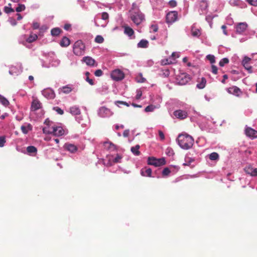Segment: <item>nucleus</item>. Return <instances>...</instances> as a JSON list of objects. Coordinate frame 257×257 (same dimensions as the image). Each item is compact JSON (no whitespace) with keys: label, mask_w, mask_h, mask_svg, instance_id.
Listing matches in <instances>:
<instances>
[{"label":"nucleus","mask_w":257,"mask_h":257,"mask_svg":"<svg viewBox=\"0 0 257 257\" xmlns=\"http://www.w3.org/2000/svg\"><path fill=\"white\" fill-rule=\"evenodd\" d=\"M177 140L180 147L186 150L191 148L194 142L193 138L187 134L179 135L178 137Z\"/></svg>","instance_id":"nucleus-1"},{"label":"nucleus","mask_w":257,"mask_h":257,"mask_svg":"<svg viewBox=\"0 0 257 257\" xmlns=\"http://www.w3.org/2000/svg\"><path fill=\"white\" fill-rule=\"evenodd\" d=\"M85 46L81 40L75 42L73 45V53L77 56L83 55L85 53Z\"/></svg>","instance_id":"nucleus-2"},{"label":"nucleus","mask_w":257,"mask_h":257,"mask_svg":"<svg viewBox=\"0 0 257 257\" xmlns=\"http://www.w3.org/2000/svg\"><path fill=\"white\" fill-rule=\"evenodd\" d=\"M131 19L136 25H139L144 20V16L139 9H136L133 13L131 14Z\"/></svg>","instance_id":"nucleus-3"},{"label":"nucleus","mask_w":257,"mask_h":257,"mask_svg":"<svg viewBox=\"0 0 257 257\" xmlns=\"http://www.w3.org/2000/svg\"><path fill=\"white\" fill-rule=\"evenodd\" d=\"M166 161L165 159H156L154 157H149L148 159V164L150 165H153L155 167H159L165 165Z\"/></svg>","instance_id":"nucleus-4"},{"label":"nucleus","mask_w":257,"mask_h":257,"mask_svg":"<svg viewBox=\"0 0 257 257\" xmlns=\"http://www.w3.org/2000/svg\"><path fill=\"white\" fill-rule=\"evenodd\" d=\"M176 80L178 84L183 85L187 84L190 80V77L187 74L183 73L178 75L177 76Z\"/></svg>","instance_id":"nucleus-5"},{"label":"nucleus","mask_w":257,"mask_h":257,"mask_svg":"<svg viewBox=\"0 0 257 257\" xmlns=\"http://www.w3.org/2000/svg\"><path fill=\"white\" fill-rule=\"evenodd\" d=\"M178 13L176 11H172L168 13L166 17V21L168 24H172L177 21Z\"/></svg>","instance_id":"nucleus-6"},{"label":"nucleus","mask_w":257,"mask_h":257,"mask_svg":"<svg viewBox=\"0 0 257 257\" xmlns=\"http://www.w3.org/2000/svg\"><path fill=\"white\" fill-rule=\"evenodd\" d=\"M111 77L115 81H119L124 78V74L119 69L114 70L111 73Z\"/></svg>","instance_id":"nucleus-7"},{"label":"nucleus","mask_w":257,"mask_h":257,"mask_svg":"<svg viewBox=\"0 0 257 257\" xmlns=\"http://www.w3.org/2000/svg\"><path fill=\"white\" fill-rule=\"evenodd\" d=\"M98 114L100 117H106L111 116L113 112L109 108L102 106L99 108Z\"/></svg>","instance_id":"nucleus-8"},{"label":"nucleus","mask_w":257,"mask_h":257,"mask_svg":"<svg viewBox=\"0 0 257 257\" xmlns=\"http://www.w3.org/2000/svg\"><path fill=\"white\" fill-rule=\"evenodd\" d=\"M42 94L48 99H54L55 97L54 91L50 88L45 89L42 91Z\"/></svg>","instance_id":"nucleus-9"},{"label":"nucleus","mask_w":257,"mask_h":257,"mask_svg":"<svg viewBox=\"0 0 257 257\" xmlns=\"http://www.w3.org/2000/svg\"><path fill=\"white\" fill-rule=\"evenodd\" d=\"M174 115L177 118H179L180 119H183L186 118L188 116L187 112L183 110H177L174 112Z\"/></svg>","instance_id":"nucleus-10"},{"label":"nucleus","mask_w":257,"mask_h":257,"mask_svg":"<svg viewBox=\"0 0 257 257\" xmlns=\"http://www.w3.org/2000/svg\"><path fill=\"white\" fill-rule=\"evenodd\" d=\"M244 170L246 174H249L251 176H257V168H254L251 166L249 165L245 167Z\"/></svg>","instance_id":"nucleus-11"},{"label":"nucleus","mask_w":257,"mask_h":257,"mask_svg":"<svg viewBox=\"0 0 257 257\" xmlns=\"http://www.w3.org/2000/svg\"><path fill=\"white\" fill-rule=\"evenodd\" d=\"M51 130L52 134L56 136H61L64 134V130L61 126H53Z\"/></svg>","instance_id":"nucleus-12"},{"label":"nucleus","mask_w":257,"mask_h":257,"mask_svg":"<svg viewBox=\"0 0 257 257\" xmlns=\"http://www.w3.org/2000/svg\"><path fill=\"white\" fill-rule=\"evenodd\" d=\"M41 107V103L38 99H34L31 104V109L32 111H36Z\"/></svg>","instance_id":"nucleus-13"},{"label":"nucleus","mask_w":257,"mask_h":257,"mask_svg":"<svg viewBox=\"0 0 257 257\" xmlns=\"http://www.w3.org/2000/svg\"><path fill=\"white\" fill-rule=\"evenodd\" d=\"M247 27V25L245 23H240L238 24L236 27V31L238 33L241 34L244 32Z\"/></svg>","instance_id":"nucleus-14"},{"label":"nucleus","mask_w":257,"mask_h":257,"mask_svg":"<svg viewBox=\"0 0 257 257\" xmlns=\"http://www.w3.org/2000/svg\"><path fill=\"white\" fill-rule=\"evenodd\" d=\"M245 134L247 136L250 138H257V131L251 127H247L246 128Z\"/></svg>","instance_id":"nucleus-15"},{"label":"nucleus","mask_w":257,"mask_h":257,"mask_svg":"<svg viewBox=\"0 0 257 257\" xmlns=\"http://www.w3.org/2000/svg\"><path fill=\"white\" fill-rule=\"evenodd\" d=\"M227 91L228 93L235 95L236 96H239L241 93V91L239 88L235 86L230 87L228 88Z\"/></svg>","instance_id":"nucleus-16"},{"label":"nucleus","mask_w":257,"mask_h":257,"mask_svg":"<svg viewBox=\"0 0 257 257\" xmlns=\"http://www.w3.org/2000/svg\"><path fill=\"white\" fill-rule=\"evenodd\" d=\"M64 148L65 150L71 153H75L78 150V148L76 146L71 144H65L64 145Z\"/></svg>","instance_id":"nucleus-17"},{"label":"nucleus","mask_w":257,"mask_h":257,"mask_svg":"<svg viewBox=\"0 0 257 257\" xmlns=\"http://www.w3.org/2000/svg\"><path fill=\"white\" fill-rule=\"evenodd\" d=\"M83 61L84 62L86 65L90 66H94L95 63V60L89 56H85L83 57Z\"/></svg>","instance_id":"nucleus-18"},{"label":"nucleus","mask_w":257,"mask_h":257,"mask_svg":"<svg viewBox=\"0 0 257 257\" xmlns=\"http://www.w3.org/2000/svg\"><path fill=\"white\" fill-rule=\"evenodd\" d=\"M141 174L145 177H151L152 170L150 168H144L141 170Z\"/></svg>","instance_id":"nucleus-19"},{"label":"nucleus","mask_w":257,"mask_h":257,"mask_svg":"<svg viewBox=\"0 0 257 257\" xmlns=\"http://www.w3.org/2000/svg\"><path fill=\"white\" fill-rule=\"evenodd\" d=\"M70 41L69 38L66 37H63L60 42L61 46L66 47L70 45Z\"/></svg>","instance_id":"nucleus-20"},{"label":"nucleus","mask_w":257,"mask_h":257,"mask_svg":"<svg viewBox=\"0 0 257 257\" xmlns=\"http://www.w3.org/2000/svg\"><path fill=\"white\" fill-rule=\"evenodd\" d=\"M59 90L65 94H68L72 91V88L70 85H67L60 88Z\"/></svg>","instance_id":"nucleus-21"},{"label":"nucleus","mask_w":257,"mask_h":257,"mask_svg":"<svg viewBox=\"0 0 257 257\" xmlns=\"http://www.w3.org/2000/svg\"><path fill=\"white\" fill-rule=\"evenodd\" d=\"M124 33L129 37L132 36L134 34V31L131 27L127 26H124Z\"/></svg>","instance_id":"nucleus-22"},{"label":"nucleus","mask_w":257,"mask_h":257,"mask_svg":"<svg viewBox=\"0 0 257 257\" xmlns=\"http://www.w3.org/2000/svg\"><path fill=\"white\" fill-rule=\"evenodd\" d=\"M70 112L74 115H79L80 114V110L78 107L74 106L70 108Z\"/></svg>","instance_id":"nucleus-23"},{"label":"nucleus","mask_w":257,"mask_h":257,"mask_svg":"<svg viewBox=\"0 0 257 257\" xmlns=\"http://www.w3.org/2000/svg\"><path fill=\"white\" fill-rule=\"evenodd\" d=\"M21 129L24 134H27L29 131L32 130V126L31 124L29 123L27 126L22 125Z\"/></svg>","instance_id":"nucleus-24"},{"label":"nucleus","mask_w":257,"mask_h":257,"mask_svg":"<svg viewBox=\"0 0 257 257\" xmlns=\"http://www.w3.org/2000/svg\"><path fill=\"white\" fill-rule=\"evenodd\" d=\"M206 80L204 77H202L201 81L197 84V87L199 89H203L205 87Z\"/></svg>","instance_id":"nucleus-25"},{"label":"nucleus","mask_w":257,"mask_h":257,"mask_svg":"<svg viewBox=\"0 0 257 257\" xmlns=\"http://www.w3.org/2000/svg\"><path fill=\"white\" fill-rule=\"evenodd\" d=\"M61 29L59 28H55L51 30V34L53 36H58L62 32Z\"/></svg>","instance_id":"nucleus-26"},{"label":"nucleus","mask_w":257,"mask_h":257,"mask_svg":"<svg viewBox=\"0 0 257 257\" xmlns=\"http://www.w3.org/2000/svg\"><path fill=\"white\" fill-rule=\"evenodd\" d=\"M140 146L139 145H137L135 147H133L131 148V152L135 155L139 156L140 155L141 153L139 151Z\"/></svg>","instance_id":"nucleus-27"},{"label":"nucleus","mask_w":257,"mask_h":257,"mask_svg":"<svg viewBox=\"0 0 257 257\" xmlns=\"http://www.w3.org/2000/svg\"><path fill=\"white\" fill-rule=\"evenodd\" d=\"M148 44L149 43L147 40L143 39L138 44V47L139 48H145L148 47Z\"/></svg>","instance_id":"nucleus-28"},{"label":"nucleus","mask_w":257,"mask_h":257,"mask_svg":"<svg viewBox=\"0 0 257 257\" xmlns=\"http://www.w3.org/2000/svg\"><path fill=\"white\" fill-rule=\"evenodd\" d=\"M38 39V36L36 34H31L27 39L26 41L29 43H32Z\"/></svg>","instance_id":"nucleus-29"},{"label":"nucleus","mask_w":257,"mask_h":257,"mask_svg":"<svg viewBox=\"0 0 257 257\" xmlns=\"http://www.w3.org/2000/svg\"><path fill=\"white\" fill-rule=\"evenodd\" d=\"M0 102L5 106H7L9 105V101L3 95L0 94Z\"/></svg>","instance_id":"nucleus-30"},{"label":"nucleus","mask_w":257,"mask_h":257,"mask_svg":"<svg viewBox=\"0 0 257 257\" xmlns=\"http://www.w3.org/2000/svg\"><path fill=\"white\" fill-rule=\"evenodd\" d=\"M194 161V159L190 157H186L185 163H183L184 166H191V164Z\"/></svg>","instance_id":"nucleus-31"},{"label":"nucleus","mask_w":257,"mask_h":257,"mask_svg":"<svg viewBox=\"0 0 257 257\" xmlns=\"http://www.w3.org/2000/svg\"><path fill=\"white\" fill-rule=\"evenodd\" d=\"M209 158L212 161L217 160L219 159V155L217 153L213 152L209 155Z\"/></svg>","instance_id":"nucleus-32"},{"label":"nucleus","mask_w":257,"mask_h":257,"mask_svg":"<svg viewBox=\"0 0 257 257\" xmlns=\"http://www.w3.org/2000/svg\"><path fill=\"white\" fill-rule=\"evenodd\" d=\"M27 151L29 153H36L37 149L35 147L31 146L27 148Z\"/></svg>","instance_id":"nucleus-33"},{"label":"nucleus","mask_w":257,"mask_h":257,"mask_svg":"<svg viewBox=\"0 0 257 257\" xmlns=\"http://www.w3.org/2000/svg\"><path fill=\"white\" fill-rule=\"evenodd\" d=\"M4 11L6 13L9 14L11 12H14V10L11 8V4H9V6H6L4 8Z\"/></svg>","instance_id":"nucleus-34"},{"label":"nucleus","mask_w":257,"mask_h":257,"mask_svg":"<svg viewBox=\"0 0 257 257\" xmlns=\"http://www.w3.org/2000/svg\"><path fill=\"white\" fill-rule=\"evenodd\" d=\"M191 32H192V35L193 36H195V37H197V36H199L200 35V31L199 29H193L192 28V30H191Z\"/></svg>","instance_id":"nucleus-35"},{"label":"nucleus","mask_w":257,"mask_h":257,"mask_svg":"<svg viewBox=\"0 0 257 257\" xmlns=\"http://www.w3.org/2000/svg\"><path fill=\"white\" fill-rule=\"evenodd\" d=\"M228 62H229L228 59L227 58H224L220 61V62L219 63V65L220 66L223 67L224 66L225 64L228 63Z\"/></svg>","instance_id":"nucleus-36"},{"label":"nucleus","mask_w":257,"mask_h":257,"mask_svg":"<svg viewBox=\"0 0 257 257\" xmlns=\"http://www.w3.org/2000/svg\"><path fill=\"white\" fill-rule=\"evenodd\" d=\"M104 41L103 38L100 35H97L95 38V42L97 43H102Z\"/></svg>","instance_id":"nucleus-37"},{"label":"nucleus","mask_w":257,"mask_h":257,"mask_svg":"<svg viewBox=\"0 0 257 257\" xmlns=\"http://www.w3.org/2000/svg\"><path fill=\"white\" fill-rule=\"evenodd\" d=\"M155 106L153 105H148L147 106L146 108H145V111L146 112H151V111H153L155 109Z\"/></svg>","instance_id":"nucleus-38"},{"label":"nucleus","mask_w":257,"mask_h":257,"mask_svg":"<svg viewBox=\"0 0 257 257\" xmlns=\"http://www.w3.org/2000/svg\"><path fill=\"white\" fill-rule=\"evenodd\" d=\"M206 58L211 64H213L215 62V57L213 55H208Z\"/></svg>","instance_id":"nucleus-39"},{"label":"nucleus","mask_w":257,"mask_h":257,"mask_svg":"<svg viewBox=\"0 0 257 257\" xmlns=\"http://www.w3.org/2000/svg\"><path fill=\"white\" fill-rule=\"evenodd\" d=\"M53 109L60 115H62L64 113L63 110L58 106L54 107Z\"/></svg>","instance_id":"nucleus-40"},{"label":"nucleus","mask_w":257,"mask_h":257,"mask_svg":"<svg viewBox=\"0 0 257 257\" xmlns=\"http://www.w3.org/2000/svg\"><path fill=\"white\" fill-rule=\"evenodd\" d=\"M25 9V6L24 5H19L18 7L16 9V11L17 12H20L24 11Z\"/></svg>","instance_id":"nucleus-41"},{"label":"nucleus","mask_w":257,"mask_h":257,"mask_svg":"<svg viewBox=\"0 0 257 257\" xmlns=\"http://www.w3.org/2000/svg\"><path fill=\"white\" fill-rule=\"evenodd\" d=\"M115 104L118 106H119V105H118L119 104H123V105H126V106H130V105L128 103H127L125 101H116L115 102Z\"/></svg>","instance_id":"nucleus-42"},{"label":"nucleus","mask_w":257,"mask_h":257,"mask_svg":"<svg viewBox=\"0 0 257 257\" xmlns=\"http://www.w3.org/2000/svg\"><path fill=\"white\" fill-rule=\"evenodd\" d=\"M6 143V138L4 136L0 137V147H3Z\"/></svg>","instance_id":"nucleus-43"},{"label":"nucleus","mask_w":257,"mask_h":257,"mask_svg":"<svg viewBox=\"0 0 257 257\" xmlns=\"http://www.w3.org/2000/svg\"><path fill=\"white\" fill-rule=\"evenodd\" d=\"M170 170L168 168H165L163 170L162 175L163 176H167L170 173Z\"/></svg>","instance_id":"nucleus-44"},{"label":"nucleus","mask_w":257,"mask_h":257,"mask_svg":"<svg viewBox=\"0 0 257 257\" xmlns=\"http://www.w3.org/2000/svg\"><path fill=\"white\" fill-rule=\"evenodd\" d=\"M103 74V72L101 69H97L94 72V75L97 77H100Z\"/></svg>","instance_id":"nucleus-45"},{"label":"nucleus","mask_w":257,"mask_h":257,"mask_svg":"<svg viewBox=\"0 0 257 257\" xmlns=\"http://www.w3.org/2000/svg\"><path fill=\"white\" fill-rule=\"evenodd\" d=\"M250 61V58L247 57H245L242 61V64L243 66L247 65Z\"/></svg>","instance_id":"nucleus-46"},{"label":"nucleus","mask_w":257,"mask_h":257,"mask_svg":"<svg viewBox=\"0 0 257 257\" xmlns=\"http://www.w3.org/2000/svg\"><path fill=\"white\" fill-rule=\"evenodd\" d=\"M122 157L120 155L117 154L116 157L113 160L114 163H118L120 162V160L121 159Z\"/></svg>","instance_id":"nucleus-47"},{"label":"nucleus","mask_w":257,"mask_h":257,"mask_svg":"<svg viewBox=\"0 0 257 257\" xmlns=\"http://www.w3.org/2000/svg\"><path fill=\"white\" fill-rule=\"evenodd\" d=\"M109 18L108 14L106 12H103L101 15V19L104 20H107Z\"/></svg>","instance_id":"nucleus-48"},{"label":"nucleus","mask_w":257,"mask_h":257,"mask_svg":"<svg viewBox=\"0 0 257 257\" xmlns=\"http://www.w3.org/2000/svg\"><path fill=\"white\" fill-rule=\"evenodd\" d=\"M211 69H212V72L214 74H216L217 73V71H218V69H217V67L214 65H212L211 66Z\"/></svg>","instance_id":"nucleus-49"},{"label":"nucleus","mask_w":257,"mask_h":257,"mask_svg":"<svg viewBox=\"0 0 257 257\" xmlns=\"http://www.w3.org/2000/svg\"><path fill=\"white\" fill-rule=\"evenodd\" d=\"M136 9H139V8L136 4L133 3V6H132V8L130 11V12L131 13V14L133 13V12L134 11L135 12Z\"/></svg>","instance_id":"nucleus-50"},{"label":"nucleus","mask_w":257,"mask_h":257,"mask_svg":"<svg viewBox=\"0 0 257 257\" xmlns=\"http://www.w3.org/2000/svg\"><path fill=\"white\" fill-rule=\"evenodd\" d=\"M40 24L38 22H34L33 23V29L36 30L39 28Z\"/></svg>","instance_id":"nucleus-51"},{"label":"nucleus","mask_w":257,"mask_h":257,"mask_svg":"<svg viewBox=\"0 0 257 257\" xmlns=\"http://www.w3.org/2000/svg\"><path fill=\"white\" fill-rule=\"evenodd\" d=\"M159 136L160 138V139L161 140H164L165 139V135L163 133V132L161 131H159Z\"/></svg>","instance_id":"nucleus-52"},{"label":"nucleus","mask_w":257,"mask_h":257,"mask_svg":"<svg viewBox=\"0 0 257 257\" xmlns=\"http://www.w3.org/2000/svg\"><path fill=\"white\" fill-rule=\"evenodd\" d=\"M168 5L171 7H175L177 5L176 1H169Z\"/></svg>","instance_id":"nucleus-53"},{"label":"nucleus","mask_w":257,"mask_h":257,"mask_svg":"<svg viewBox=\"0 0 257 257\" xmlns=\"http://www.w3.org/2000/svg\"><path fill=\"white\" fill-rule=\"evenodd\" d=\"M244 68L248 71L249 73H251L252 72V67L249 66L248 64L244 66Z\"/></svg>","instance_id":"nucleus-54"},{"label":"nucleus","mask_w":257,"mask_h":257,"mask_svg":"<svg viewBox=\"0 0 257 257\" xmlns=\"http://www.w3.org/2000/svg\"><path fill=\"white\" fill-rule=\"evenodd\" d=\"M43 133L47 134H52V130H49L47 127H44L43 129Z\"/></svg>","instance_id":"nucleus-55"},{"label":"nucleus","mask_w":257,"mask_h":257,"mask_svg":"<svg viewBox=\"0 0 257 257\" xmlns=\"http://www.w3.org/2000/svg\"><path fill=\"white\" fill-rule=\"evenodd\" d=\"M130 134V131L129 130H125L124 131L123 133V136L124 137H127L129 136Z\"/></svg>","instance_id":"nucleus-56"},{"label":"nucleus","mask_w":257,"mask_h":257,"mask_svg":"<svg viewBox=\"0 0 257 257\" xmlns=\"http://www.w3.org/2000/svg\"><path fill=\"white\" fill-rule=\"evenodd\" d=\"M10 23L12 26H16L17 24L16 20L13 18H11L10 20Z\"/></svg>","instance_id":"nucleus-57"},{"label":"nucleus","mask_w":257,"mask_h":257,"mask_svg":"<svg viewBox=\"0 0 257 257\" xmlns=\"http://www.w3.org/2000/svg\"><path fill=\"white\" fill-rule=\"evenodd\" d=\"M250 5L255 7L257 6V1H247Z\"/></svg>","instance_id":"nucleus-58"},{"label":"nucleus","mask_w":257,"mask_h":257,"mask_svg":"<svg viewBox=\"0 0 257 257\" xmlns=\"http://www.w3.org/2000/svg\"><path fill=\"white\" fill-rule=\"evenodd\" d=\"M86 81H87L90 85H93L94 84L93 80L92 79H90L89 77H87L86 79Z\"/></svg>","instance_id":"nucleus-59"},{"label":"nucleus","mask_w":257,"mask_h":257,"mask_svg":"<svg viewBox=\"0 0 257 257\" xmlns=\"http://www.w3.org/2000/svg\"><path fill=\"white\" fill-rule=\"evenodd\" d=\"M151 28L154 32H157L158 30V27L157 25H152Z\"/></svg>","instance_id":"nucleus-60"},{"label":"nucleus","mask_w":257,"mask_h":257,"mask_svg":"<svg viewBox=\"0 0 257 257\" xmlns=\"http://www.w3.org/2000/svg\"><path fill=\"white\" fill-rule=\"evenodd\" d=\"M227 78H228V76L227 75H226V74L224 75L223 76V79L222 80L221 82L222 83H225V80Z\"/></svg>","instance_id":"nucleus-61"},{"label":"nucleus","mask_w":257,"mask_h":257,"mask_svg":"<svg viewBox=\"0 0 257 257\" xmlns=\"http://www.w3.org/2000/svg\"><path fill=\"white\" fill-rule=\"evenodd\" d=\"M70 27H71L70 25H69V24H65L64 25V28L66 30H68L69 29V28H70Z\"/></svg>","instance_id":"nucleus-62"},{"label":"nucleus","mask_w":257,"mask_h":257,"mask_svg":"<svg viewBox=\"0 0 257 257\" xmlns=\"http://www.w3.org/2000/svg\"><path fill=\"white\" fill-rule=\"evenodd\" d=\"M201 6H203L205 8L207 7V4L206 1H201Z\"/></svg>","instance_id":"nucleus-63"},{"label":"nucleus","mask_w":257,"mask_h":257,"mask_svg":"<svg viewBox=\"0 0 257 257\" xmlns=\"http://www.w3.org/2000/svg\"><path fill=\"white\" fill-rule=\"evenodd\" d=\"M17 17H17V20L20 21V20H22V19L23 17H22V16H21V14H17Z\"/></svg>","instance_id":"nucleus-64"}]
</instances>
